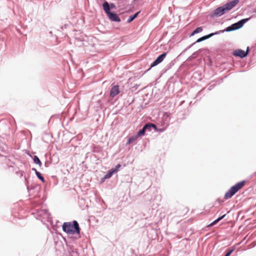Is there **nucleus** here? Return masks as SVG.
Masks as SVG:
<instances>
[{"label": "nucleus", "instance_id": "1", "mask_svg": "<svg viewBox=\"0 0 256 256\" xmlns=\"http://www.w3.org/2000/svg\"><path fill=\"white\" fill-rule=\"evenodd\" d=\"M62 230L67 234H80V233L79 225L76 220L73 221V224L70 222H64L62 225Z\"/></svg>", "mask_w": 256, "mask_h": 256}, {"label": "nucleus", "instance_id": "2", "mask_svg": "<svg viewBox=\"0 0 256 256\" xmlns=\"http://www.w3.org/2000/svg\"><path fill=\"white\" fill-rule=\"evenodd\" d=\"M245 181H242L238 182L234 186L230 188L226 193L224 198L228 199L234 196L244 186Z\"/></svg>", "mask_w": 256, "mask_h": 256}, {"label": "nucleus", "instance_id": "3", "mask_svg": "<svg viewBox=\"0 0 256 256\" xmlns=\"http://www.w3.org/2000/svg\"><path fill=\"white\" fill-rule=\"evenodd\" d=\"M248 20V18L242 19L238 22L234 23L230 26H228L225 30V31L226 32H229L231 31H234L235 30H237L240 28H241L244 24Z\"/></svg>", "mask_w": 256, "mask_h": 256}, {"label": "nucleus", "instance_id": "4", "mask_svg": "<svg viewBox=\"0 0 256 256\" xmlns=\"http://www.w3.org/2000/svg\"><path fill=\"white\" fill-rule=\"evenodd\" d=\"M239 2V0H232L223 6L226 12L229 11Z\"/></svg>", "mask_w": 256, "mask_h": 256}, {"label": "nucleus", "instance_id": "5", "mask_svg": "<svg viewBox=\"0 0 256 256\" xmlns=\"http://www.w3.org/2000/svg\"><path fill=\"white\" fill-rule=\"evenodd\" d=\"M248 48H247L246 51L240 49L236 50L233 52V54L236 56L244 58L248 55Z\"/></svg>", "mask_w": 256, "mask_h": 256}, {"label": "nucleus", "instance_id": "6", "mask_svg": "<svg viewBox=\"0 0 256 256\" xmlns=\"http://www.w3.org/2000/svg\"><path fill=\"white\" fill-rule=\"evenodd\" d=\"M225 12L226 11L223 6L218 7L214 11V12L212 14H210V16L212 18L218 17L224 14Z\"/></svg>", "mask_w": 256, "mask_h": 256}, {"label": "nucleus", "instance_id": "7", "mask_svg": "<svg viewBox=\"0 0 256 256\" xmlns=\"http://www.w3.org/2000/svg\"><path fill=\"white\" fill-rule=\"evenodd\" d=\"M152 127L154 128V129H156V126L154 124H146L144 126L142 129L138 131L136 136H138V137L142 136L144 134V132L146 130L150 129Z\"/></svg>", "mask_w": 256, "mask_h": 256}, {"label": "nucleus", "instance_id": "8", "mask_svg": "<svg viewBox=\"0 0 256 256\" xmlns=\"http://www.w3.org/2000/svg\"><path fill=\"white\" fill-rule=\"evenodd\" d=\"M166 53H164V54H162L161 55L159 56L156 58V60H154L153 63L152 64L151 68L154 67V66L158 65L160 62H162L163 61L164 58L166 57Z\"/></svg>", "mask_w": 256, "mask_h": 256}, {"label": "nucleus", "instance_id": "9", "mask_svg": "<svg viewBox=\"0 0 256 256\" xmlns=\"http://www.w3.org/2000/svg\"><path fill=\"white\" fill-rule=\"evenodd\" d=\"M120 92L118 86H114L112 87L110 96L114 98Z\"/></svg>", "mask_w": 256, "mask_h": 256}, {"label": "nucleus", "instance_id": "10", "mask_svg": "<svg viewBox=\"0 0 256 256\" xmlns=\"http://www.w3.org/2000/svg\"><path fill=\"white\" fill-rule=\"evenodd\" d=\"M108 16L110 20L112 22H120V18L118 16V15L114 13L110 12Z\"/></svg>", "mask_w": 256, "mask_h": 256}, {"label": "nucleus", "instance_id": "11", "mask_svg": "<svg viewBox=\"0 0 256 256\" xmlns=\"http://www.w3.org/2000/svg\"><path fill=\"white\" fill-rule=\"evenodd\" d=\"M218 33L217 32H216V33H211L209 34H208L206 36H202L199 38H198L197 40H196V42H200L204 40H206V39H208V38H210L211 36H212L214 35V34H217Z\"/></svg>", "mask_w": 256, "mask_h": 256}, {"label": "nucleus", "instance_id": "12", "mask_svg": "<svg viewBox=\"0 0 256 256\" xmlns=\"http://www.w3.org/2000/svg\"><path fill=\"white\" fill-rule=\"evenodd\" d=\"M102 7L104 8V11L106 12V13L108 14L111 12H110V7L109 6V4L107 2H104L102 4Z\"/></svg>", "mask_w": 256, "mask_h": 256}, {"label": "nucleus", "instance_id": "13", "mask_svg": "<svg viewBox=\"0 0 256 256\" xmlns=\"http://www.w3.org/2000/svg\"><path fill=\"white\" fill-rule=\"evenodd\" d=\"M116 172V169L112 168L110 169L108 172L104 176V179H108L110 178L112 174Z\"/></svg>", "mask_w": 256, "mask_h": 256}, {"label": "nucleus", "instance_id": "14", "mask_svg": "<svg viewBox=\"0 0 256 256\" xmlns=\"http://www.w3.org/2000/svg\"><path fill=\"white\" fill-rule=\"evenodd\" d=\"M138 138V137L136 135H134L130 136L128 138L126 144L128 145L132 142H134L137 140Z\"/></svg>", "mask_w": 256, "mask_h": 256}, {"label": "nucleus", "instance_id": "15", "mask_svg": "<svg viewBox=\"0 0 256 256\" xmlns=\"http://www.w3.org/2000/svg\"><path fill=\"white\" fill-rule=\"evenodd\" d=\"M140 12L139 11V12H137L136 13L130 16L127 20V22L128 23L132 22L133 20H134L138 16V14Z\"/></svg>", "mask_w": 256, "mask_h": 256}, {"label": "nucleus", "instance_id": "16", "mask_svg": "<svg viewBox=\"0 0 256 256\" xmlns=\"http://www.w3.org/2000/svg\"><path fill=\"white\" fill-rule=\"evenodd\" d=\"M202 27H198L196 28L192 32L190 36H194V34H198L199 32H202Z\"/></svg>", "mask_w": 256, "mask_h": 256}, {"label": "nucleus", "instance_id": "17", "mask_svg": "<svg viewBox=\"0 0 256 256\" xmlns=\"http://www.w3.org/2000/svg\"><path fill=\"white\" fill-rule=\"evenodd\" d=\"M33 160L36 164H38L40 166H41L42 163L40 162V160L36 156H34Z\"/></svg>", "mask_w": 256, "mask_h": 256}, {"label": "nucleus", "instance_id": "18", "mask_svg": "<svg viewBox=\"0 0 256 256\" xmlns=\"http://www.w3.org/2000/svg\"><path fill=\"white\" fill-rule=\"evenodd\" d=\"M226 216V214H224L222 216L218 218L217 219L215 220L212 223H211L210 226H212L216 223H217L218 222L222 220L223 218H224Z\"/></svg>", "mask_w": 256, "mask_h": 256}, {"label": "nucleus", "instance_id": "19", "mask_svg": "<svg viewBox=\"0 0 256 256\" xmlns=\"http://www.w3.org/2000/svg\"><path fill=\"white\" fill-rule=\"evenodd\" d=\"M36 174L38 178L42 182H44V177L41 175L40 173L38 172L37 170H36Z\"/></svg>", "mask_w": 256, "mask_h": 256}, {"label": "nucleus", "instance_id": "20", "mask_svg": "<svg viewBox=\"0 0 256 256\" xmlns=\"http://www.w3.org/2000/svg\"><path fill=\"white\" fill-rule=\"evenodd\" d=\"M234 250L235 248H234L232 249L229 250L224 256H230Z\"/></svg>", "mask_w": 256, "mask_h": 256}, {"label": "nucleus", "instance_id": "21", "mask_svg": "<svg viewBox=\"0 0 256 256\" xmlns=\"http://www.w3.org/2000/svg\"><path fill=\"white\" fill-rule=\"evenodd\" d=\"M109 6H110V10L115 8V5L114 4H112V3L110 4H109Z\"/></svg>", "mask_w": 256, "mask_h": 256}, {"label": "nucleus", "instance_id": "22", "mask_svg": "<svg viewBox=\"0 0 256 256\" xmlns=\"http://www.w3.org/2000/svg\"><path fill=\"white\" fill-rule=\"evenodd\" d=\"M120 164H118L116 166V168H114V169H116V170H118V168H119L120 167Z\"/></svg>", "mask_w": 256, "mask_h": 256}, {"label": "nucleus", "instance_id": "23", "mask_svg": "<svg viewBox=\"0 0 256 256\" xmlns=\"http://www.w3.org/2000/svg\"><path fill=\"white\" fill-rule=\"evenodd\" d=\"M32 170L34 171V172H36V170L34 168H33L32 169Z\"/></svg>", "mask_w": 256, "mask_h": 256}, {"label": "nucleus", "instance_id": "24", "mask_svg": "<svg viewBox=\"0 0 256 256\" xmlns=\"http://www.w3.org/2000/svg\"><path fill=\"white\" fill-rule=\"evenodd\" d=\"M255 12H256V11H255Z\"/></svg>", "mask_w": 256, "mask_h": 256}]
</instances>
